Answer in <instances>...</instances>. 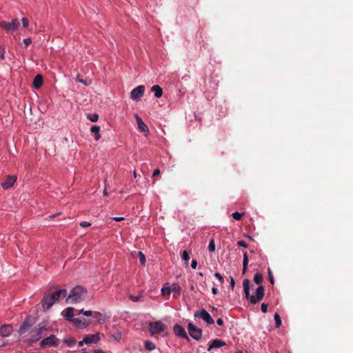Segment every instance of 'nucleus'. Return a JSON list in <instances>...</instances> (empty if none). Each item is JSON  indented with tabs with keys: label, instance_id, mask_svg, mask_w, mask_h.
<instances>
[{
	"label": "nucleus",
	"instance_id": "obj_37",
	"mask_svg": "<svg viewBox=\"0 0 353 353\" xmlns=\"http://www.w3.org/2000/svg\"><path fill=\"white\" fill-rule=\"evenodd\" d=\"M268 279H269V281L272 285L274 283V279L272 271H271V270L270 268L268 269Z\"/></svg>",
	"mask_w": 353,
	"mask_h": 353
},
{
	"label": "nucleus",
	"instance_id": "obj_58",
	"mask_svg": "<svg viewBox=\"0 0 353 353\" xmlns=\"http://www.w3.org/2000/svg\"><path fill=\"white\" fill-rule=\"evenodd\" d=\"M134 178L137 177V172L135 171L134 172Z\"/></svg>",
	"mask_w": 353,
	"mask_h": 353
},
{
	"label": "nucleus",
	"instance_id": "obj_49",
	"mask_svg": "<svg viewBox=\"0 0 353 353\" xmlns=\"http://www.w3.org/2000/svg\"><path fill=\"white\" fill-rule=\"evenodd\" d=\"M216 323H217L219 325L221 326V325H223L224 322H223V320L222 319L219 318V319H218L216 320Z\"/></svg>",
	"mask_w": 353,
	"mask_h": 353
},
{
	"label": "nucleus",
	"instance_id": "obj_35",
	"mask_svg": "<svg viewBox=\"0 0 353 353\" xmlns=\"http://www.w3.org/2000/svg\"><path fill=\"white\" fill-rule=\"evenodd\" d=\"M249 262V259L247 252H244L243 254V267H248Z\"/></svg>",
	"mask_w": 353,
	"mask_h": 353
},
{
	"label": "nucleus",
	"instance_id": "obj_21",
	"mask_svg": "<svg viewBox=\"0 0 353 353\" xmlns=\"http://www.w3.org/2000/svg\"><path fill=\"white\" fill-rule=\"evenodd\" d=\"M90 131L94 135V138L96 140H99L101 138L100 127L98 125H92L91 127Z\"/></svg>",
	"mask_w": 353,
	"mask_h": 353
},
{
	"label": "nucleus",
	"instance_id": "obj_4",
	"mask_svg": "<svg viewBox=\"0 0 353 353\" xmlns=\"http://www.w3.org/2000/svg\"><path fill=\"white\" fill-rule=\"evenodd\" d=\"M20 26L19 21L17 19H12L11 22L1 21L0 27L8 32H12L17 30Z\"/></svg>",
	"mask_w": 353,
	"mask_h": 353
},
{
	"label": "nucleus",
	"instance_id": "obj_56",
	"mask_svg": "<svg viewBox=\"0 0 353 353\" xmlns=\"http://www.w3.org/2000/svg\"><path fill=\"white\" fill-rule=\"evenodd\" d=\"M103 194H104L105 196H108V191H107V190H106V189H105V190H103Z\"/></svg>",
	"mask_w": 353,
	"mask_h": 353
},
{
	"label": "nucleus",
	"instance_id": "obj_54",
	"mask_svg": "<svg viewBox=\"0 0 353 353\" xmlns=\"http://www.w3.org/2000/svg\"><path fill=\"white\" fill-rule=\"evenodd\" d=\"M248 267H243V274H245L247 271Z\"/></svg>",
	"mask_w": 353,
	"mask_h": 353
},
{
	"label": "nucleus",
	"instance_id": "obj_34",
	"mask_svg": "<svg viewBox=\"0 0 353 353\" xmlns=\"http://www.w3.org/2000/svg\"><path fill=\"white\" fill-rule=\"evenodd\" d=\"M141 297H142L141 294L137 295V296H134V295L130 294L129 296L130 299L132 300L134 302L139 301L141 300Z\"/></svg>",
	"mask_w": 353,
	"mask_h": 353
},
{
	"label": "nucleus",
	"instance_id": "obj_59",
	"mask_svg": "<svg viewBox=\"0 0 353 353\" xmlns=\"http://www.w3.org/2000/svg\"><path fill=\"white\" fill-rule=\"evenodd\" d=\"M236 353H243L241 351L236 352Z\"/></svg>",
	"mask_w": 353,
	"mask_h": 353
},
{
	"label": "nucleus",
	"instance_id": "obj_27",
	"mask_svg": "<svg viewBox=\"0 0 353 353\" xmlns=\"http://www.w3.org/2000/svg\"><path fill=\"white\" fill-rule=\"evenodd\" d=\"M172 292V288L171 287H163L162 289H161V293L163 296H168Z\"/></svg>",
	"mask_w": 353,
	"mask_h": 353
},
{
	"label": "nucleus",
	"instance_id": "obj_44",
	"mask_svg": "<svg viewBox=\"0 0 353 353\" xmlns=\"http://www.w3.org/2000/svg\"><path fill=\"white\" fill-rule=\"evenodd\" d=\"M261 311L264 313L267 312L268 311V304L263 303L261 306Z\"/></svg>",
	"mask_w": 353,
	"mask_h": 353
},
{
	"label": "nucleus",
	"instance_id": "obj_47",
	"mask_svg": "<svg viewBox=\"0 0 353 353\" xmlns=\"http://www.w3.org/2000/svg\"><path fill=\"white\" fill-rule=\"evenodd\" d=\"M112 219L117 222H120V221L124 220V218L122 216H116V217H113Z\"/></svg>",
	"mask_w": 353,
	"mask_h": 353
},
{
	"label": "nucleus",
	"instance_id": "obj_2",
	"mask_svg": "<svg viewBox=\"0 0 353 353\" xmlns=\"http://www.w3.org/2000/svg\"><path fill=\"white\" fill-rule=\"evenodd\" d=\"M87 291L80 285L74 287L70 292L67 299V302L70 303H76L84 301L86 298Z\"/></svg>",
	"mask_w": 353,
	"mask_h": 353
},
{
	"label": "nucleus",
	"instance_id": "obj_41",
	"mask_svg": "<svg viewBox=\"0 0 353 353\" xmlns=\"http://www.w3.org/2000/svg\"><path fill=\"white\" fill-rule=\"evenodd\" d=\"M22 24L23 28H28L29 26V21L27 18H23L22 19Z\"/></svg>",
	"mask_w": 353,
	"mask_h": 353
},
{
	"label": "nucleus",
	"instance_id": "obj_26",
	"mask_svg": "<svg viewBox=\"0 0 353 353\" xmlns=\"http://www.w3.org/2000/svg\"><path fill=\"white\" fill-rule=\"evenodd\" d=\"M263 277L261 274L257 273L254 276V281L256 284H261L263 282Z\"/></svg>",
	"mask_w": 353,
	"mask_h": 353
},
{
	"label": "nucleus",
	"instance_id": "obj_45",
	"mask_svg": "<svg viewBox=\"0 0 353 353\" xmlns=\"http://www.w3.org/2000/svg\"><path fill=\"white\" fill-rule=\"evenodd\" d=\"M237 245L240 247L247 248L248 244L244 241H239Z\"/></svg>",
	"mask_w": 353,
	"mask_h": 353
},
{
	"label": "nucleus",
	"instance_id": "obj_3",
	"mask_svg": "<svg viewBox=\"0 0 353 353\" xmlns=\"http://www.w3.org/2000/svg\"><path fill=\"white\" fill-rule=\"evenodd\" d=\"M47 330L46 324L45 323H40L31 330V342H36L46 335Z\"/></svg>",
	"mask_w": 353,
	"mask_h": 353
},
{
	"label": "nucleus",
	"instance_id": "obj_60",
	"mask_svg": "<svg viewBox=\"0 0 353 353\" xmlns=\"http://www.w3.org/2000/svg\"><path fill=\"white\" fill-rule=\"evenodd\" d=\"M200 276H203V274L201 272L199 273Z\"/></svg>",
	"mask_w": 353,
	"mask_h": 353
},
{
	"label": "nucleus",
	"instance_id": "obj_52",
	"mask_svg": "<svg viewBox=\"0 0 353 353\" xmlns=\"http://www.w3.org/2000/svg\"><path fill=\"white\" fill-rule=\"evenodd\" d=\"M3 345H5V342L3 341V339H0V347H2Z\"/></svg>",
	"mask_w": 353,
	"mask_h": 353
},
{
	"label": "nucleus",
	"instance_id": "obj_32",
	"mask_svg": "<svg viewBox=\"0 0 353 353\" xmlns=\"http://www.w3.org/2000/svg\"><path fill=\"white\" fill-rule=\"evenodd\" d=\"M77 81H79V82H81L83 84H84L85 85H88L91 83V81L89 79V80H83L81 78V77L79 75H78L77 77Z\"/></svg>",
	"mask_w": 353,
	"mask_h": 353
},
{
	"label": "nucleus",
	"instance_id": "obj_40",
	"mask_svg": "<svg viewBox=\"0 0 353 353\" xmlns=\"http://www.w3.org/2000/svg\"><path fill=\"white\" fill-rule=\"evenodd\" d=\"M214 276L219 279V281H220L221 283L223 284L224 283L223 277L221 276V274L220 273L216 272L214 274Z\"/></svg>",
	"mask_w": 353,
	"mask_h": 353
},
{
	"label": "nucleus",
	"instance_id": "obj_51",
	"mask_svg": "<svg viewBox=\"0 0 353 353\" xmlns=\"http://www.w3.org/2000/svg\"><path fill=\"white\" fill-rule=\"evenodd\" d=\"M212 292L213 294H216L218 293V289L215 287H213L212 288Z\"/></svg>",
	"mask_w": 353,
	"mask_h": 353
},
{
	"label": "nucleus",
	"instance_id": "obj_31",
	"mask_svg": "<svg viewBox=\"0 0 353 353\" xmlns=\"http://www.w3.org/2000/svg\"><path fill=\"white\" fill-rule=\"evenodd\" d=\"M138 256L141 265H144L145 263V256L142 252H138Z\"/></svg>",
	"mask_w": 353,
	"mask_h": 353
},
{
	"label": "nucleus",
	"instance_id": "obj_16",
	"mask_svg": "<svg viewBox=\"0 0 353 353\" xmlns=\"http://www.w3.org/2000/svg\"><path fill=\"white\" fill-rule=\"evenodd\" d=\"M135 118L139 130L145 133H149V129L143 120L137 114L135 115Z\"/></svg>",
	"mask_w": 353,
	"mask_h": 353
},
{
	"label": "nucleus",
	"instance_id": "obj_17",
	"mask_svg": "<svg viewBox=\"0 0 353 353\" xmlns=\"http://www.w3.org/2000/svg\"><path fill=\"white\" fill-rule=\"evenodd\" d=\"M226 343L225 341L220 339H214L212 341L211 344L209 345L208 350L210 351L213 348H218L225 346Z\"/></svg>",
	"mask_w": 353,
	"mask_h": 353
},
{
	"label": "nucleus",
	"instance_id": "obj_7",
	"mask_svg": "<svg viewBox=\"0 0 353 353\" xmlns=\"http://www.w3.org/2000/svg\"><path fill=\"white\" fill-rule=\"evenodd\" d=\"M144 92L145 86L143 85H139L130 92V98L133 101H138L143 96Z\"/></svg>",
	"mask_w": 353,
	"mask_h": 353
},
{
	"label": "nucleus",
	"instance_id": "obj_1",
	"mask_svg": "<svg viewBox=\"0 0 353 353\" xmlns=\"http://www.w3.org/2000/svg\"><path fill=\"white\" fill-rule=\"evenodd\" d=\"M243 291L245 296L252 304L259 303L264 296L265 289L263 285H259L256 290V295H251L250 293V281L248 279H244L243 282Z\"/></svg>",
	"mask_w": 353,
	"mask_h": 353
},
{
	"label": "nucleus",
	"instance_id": "obj_9",
	"mask_svg": "<svg viewBox=\"0 0 353 353\" xmlns=\"http://www.w3.org/2000/svg\"><path fill=\"white\" fill-rule=\"evenodd\" d=\"M55 303L50 293H46L41 301V305L45 310H49Z\"/></svg>",
	"mask_w": 353,
	"mask_h": 353
},
{
	"label": "nucleus",
	"instance_id": "obj_48",
	"mask_svg": "<svg viewBox=\"0 0 353 353\" xmlns=\"http://www.w3.org/2000/svg\"><path fill=\"white\" fill-rule=\"evenodd\" d=\"M160 174V170L159 169H155L153 172L152 176L155 177L157 176H159Z\"/></svg>",
	"mask_w": 353,
	"mask_h": 353
},
{
	"label": "nucleus",
	"instance_id": "obj_8",
	"mask_svg": "<svg viewBox=\"0 0 353 353\" xmlns=\"http://www.w3.org/2000/svg\"><path fill=\"white\" fill-rule=\"evenodd\" d=\"M195 316L199 317L205 321L208 324H214V321L210 314L204 309L201 311H196L194 314Z\"/></svg>",
	"mask_w": 353,
	"mask_h": 353
},
{
	"label": "nucleus",
	"instance_id": "obj_6",
	"mask_svg": "<svg viewBox=\"0 0 353 353\" xmlns=\"http://www.w3.org/2000/svg\"><path fill=\"white\" fill-rule=\"evenodd\" d=\"M188 330L190 335L195 340L199 341L202 336V330L198 328L192 323H189L188 325Z\"/></svg>",
	"mask_w": 353,
	"mask_h": 353
},
{
	"label": "nucleus",
	"instance_id": "obj_18",
	"mask_svg": "<svg viewBox=\"0 0 353 353\" xmlns=\"http://www.w3.org/2000/svg\"><path fill=\"white\" fill-rule=\"evenodd\" d=\"M12 331V327L9 325H4L0 327V335L3 337L9 336Z\"/></svg>",
	"mask_w": 353,
	"mask_h": 353
},
{
	"label": "nucleus",
	"instance_id": "obj_53",
	"mask_svg": "<svg viewBox=\"0 0 353 353\" xmlns=\"http://www.w3.org/2000/svg\"><path fill=\"white\" fill-rule=\"evenodd\" d=\"M83 343H85V342L83 341H83H79V344H78V346H79V347H81V346H83Z\"/></svg>",
	"mask_w": 353,
	"mask_h": 353
},
{
	"label": "nucleus",
	"instance_id": "obj_10",
	"mask_svg": "<svg viewBox=\"0 0 353 353\" xmlns=\"http://www.w3.org/2000/svg\"><path fill=\"white\" fill-rule=\"evenodd\" d=\"M41 347L44 346H58L57 339L55 335L52 334L48 337L43 339L40 343Z\"/></svg>",
	"mask_w": 353,
	"mask_h": 353
},
{
	"label": "nucleus",
	"instance_id": "obj_19",
	"mask_svg": "<svg viewBox=\"0 0 353 353\" xmlns=\"http://www.w3.org/2000/svg\"><path fill=\"white\" fill-rule=\"evenodd\" d=\"M43 77L41 74H37L33 80V87L35 89H39L43 84Z\"/></svg>",
	"mask_w": 353,
	"mask_h": 353
},
{
	"label": "nucleus",
	"instance_id": "obj_22",
	"mask_svg": "<svg viewBox=\"0 0 353 353\" xmlns=\"http://www.w3.org/2000/svg\"><path fill=\"white\" fill-rule=\"evenodd\" d=\"M64 312H65V316L66 317V319L71 321L73 319V312H74V308L72 307H68L66 308L65 310H64Z\"/></svg>",
	"mask_w": 353,
	"mask_h": 353
},
{
	"label": "nucleus",
	"instance_id": "obj_57",
	"mask_svg": "<svg viewBox=\"0 0 353 353\" xmlns=\"http://www.w3.org/2000/svg\"><path fill=\"white\" fill-rule=\"evenodd\" d=\"M57 215V214H53V215L50 216V217H51V218H54V217H55Z\"/></svg>",
	"mask_w": 353,
	"mask_h": 353
},
{
	"label": "nucleus",
	"instance_id": "obj_55",
	"mask_svg": "<svg viewBox=\"0 0 353 353\" xmlns=\"http://www.w3.org/2000/svg\"><path fill=\"white\" fill-rule=\"evenodd\" d=\"M176 288L179 289V286L174 285V287L172 288V291H174L176 290Z\"/></svg>",
	"mask_w": 353,
	"mask_h": 353
},
{
	"label": "nucleus",
	"instance_id": "obj_42",
	"mask_svg": "<svg viewBox=\"0 0 353 353\" xmlns=\"http://www.w3.org/2000/svg\"><path fill=\"white\" fill-rule=\"evenodd\" d=\"M23 41L26 46V48H28L29 45L32 43V40L30 38L24 39Z\"/></svg>",
	"mask_w": 353,
	"mask_h": 353
},
{
	"label": "nucleus",
	"instance_id": "obj_24",
	"mask_svg": "<svg viewBox=\"0 0 353 353\" xmlns=\"http://www.w3.org/2000/svg\"><path fill=\"white\" fill-rule=\"evenodd\" d=\"M71 321L73 322L74 325L78 327H85L87 325L85 322H83L81 319L78 318H73Z\"/></svg>",
	"mask_w": 353,
	"mask_h": 353
},
{
	"label": "nucleus",
	"instance_id": "obj_15",
	"mask_svg": "<svg viewBox=\"0 0 353 353\" xmlns=\"http://www.w3.org/2000/svg\"><path fill=\"white\" fill-rule=\"evenodd\" d=\"M99 341V336L98 334H89L83 337V341L85 344L96 343Z\"/></svg>",
	"mask_w": 353,
	"mask_h": 353
},
{
	"label": "nucleus",
	"instance_id": "obj_20",
	"mask_svg": "<svg viewBox=\"0 0 353 353\" xmlns=\"http://www.w3.org/2000/svg\"><path fill=\"white\" fill-rule=\"evenodd\" d=\"M151 91L152 92H154V96L157 97V98H160L162 94H163V90L162 88L158 85H153L152 88H151Z\"/></svg>",
	"mask_w": 353,
	"mask_h": 353
},
{
	"label": "nucleus",
	"instance_id": "obj_50",
	"mask_svg": "<svg viewBox=\"0 0 353 353\" xmlns=\"http://www.w3.org/2000/svg\"><path fill=\"white\" fill-rule=\"evenodd\" d=\"M235 285V281L232 277L230 278V286L232 289H234Z\"/></svg>",
	"mask_w": 353,
	"mask_h": 353
},
{
	"label": "nucleus",
	"instance_id": "obj_46",
	"mask_svg": "<svg viewBox=\"0 0 353 353\" xmlns=\"http://www.w3.org/2000/svg\"><path fill=\"white\" fill-rule=\"evenodd\" d=\"M197 266V261L195 259H193L191 263V267L192 269H196Z\"/></svg>",
	"mask_w": 353,
	"mask_h": 353
},
{
	"label": "nucleus",
	"instance_id": "obj_43",
	"mask_svg": "<svg viewBox=\"0 0 353 353\" xmlns=\"http://www.w3.org/2000/svg\"><path fill=\"white\" fill-rule=\"evenodd\" d=\"M80 225L82 228H88L91 225V223L87 221H82L80 223Z\"/></svg>",
	"mask_w": 353,
	"mask_h": 353
},
{
	"label": "nucleus",
	"instance_id": "obj_38",
	"mask_svg": "<svg viewBox=\"0 0 353 353\" xmlns=\"http://www.w3.org/2000/svg\"><path fill=\"white\" fill-rule=\"evenodd\" d=\"M79 314H83V315L85 316H91L92 312L91 310H86V311H84L83 310H81L79 311Z\"/></svg>",
	"mask_w": 353,
	"mask_h": 353
},
{
	"label": "nucleus",
	"instance_id": "obj_28",
	"mask_svg": "<svg viewBox=\"0 0 353 353\" xmlns=\"http://www.w3.org/2000/svg\"><path fill=\"white\" fill-rule=\"evenodd\" d=\"M274 317L275 320L276 327H279L281 325V319L279 314L276 313Z\"/></svg>",
	"mask_w": 353,
	"mask_h": 353
},
{
	"label": "nucleus",
	"instance_id": "obj_14",
	"mask_svg": "<svg viewBox=\"0 0 353 353\" xmlns=\"http://www.w3.org/2000/svg\"><path fill=\"white\" fill-rule=\"evenodd\" d=\"M50 294L52 295V299L57 302L66 296L67 290L65 289L58 290Z\"/></svg>",
	"mask_w": 353,
	"mask_h": 353
},
{
	"label": "nucleus",
	"instance_id": "obj_33",
	"mask_svg": "<svg viewBox=\"0 0 353 353\" xmlns=\"http://www.w3.org/2000/svg\"><path fill=\"white\" fill-rule=\"evenodd\" d=\"M88 119L92 122H97L99 119V115L97 114H88Z\"/></svg>",
	"mask_w": 353,
	"mask_h": 353
},
{
	"label": "nucleus",
	"instance_id": "obj_25",
	"mask_svg": "<svg viewBox=\"0 0 353 353\" xmlns=\"http://www.w3.org/2000/svg\"><path fill=\"white\" fill-rule=\"evenodd\" d=\"M144 344H145V347L147 350L152 351L156 348L155 344L150 341H145Z\"/></svg>",
	"mask_w": 353,
	"mask_h": 353
},
{
	"label": "nucleus",
	"instance_id": "obj_29",
	"mask_svg": "<svg viewBox=\"0 0 353 353\" xmlns=\"http://www.w3.org/2000/svg\"><path fill=\"white\" fill-rule=\"evenodd\" d=\"M208 250L210 252H213L215 250V243L214 239H211L208 245Z\"/></svg>",
	"mask_w": 353,
	"mask_h": 353
},
{
	"label": "nucleus",
	"instance_id": "obj_39",
	"mask_svg": "<svg viewBox=\"0 0 353 353\" xmlns=\"http://www.w3.org/2000/svg\"><path fill=\"white\" fill-rule=\"evenodd\" d=\"M5 52H6L5 48L0 46V58L3 60L5 59Z\"/></svg>",
	"mask_w": 353,
	"mask_h": 353
},
{
	"label": "nucleus",
	"instance_id": "obj_23",
	"mask_svg": "<svg viewBox=\"0 0 353 353\" xmlns=\"http://www.w3.org/2000/svg\"><path fill=\"white\" fill-rule=\"evenodd\" d=\"M63 343L67 344L69 347H72L76 344V340L74 338L69 336L63 339Z\"/></svg>",
	"mask_w": 353,
	"mask_h": 353
},
{
	"label": "nucleus",
	"instance_id": "obj_11",
	"mask_svg": "<svg viewBox=\"0 0 353 353\" xmlns=\"http://www.w3.org/2000/svg\"><path fill=\"white\" fill-rule=\"evenodd\" d=\"M32 325H33L32 319L30 317L26 318V320L23 322L22 325L19 327V334H24L26 332H28Z\"/></svg>",
	"mask_w": 353,
	"mask_h": 353
},
{
	"label": "nucleus",
	"instance_id": "obj_13",
	"mask_svg": "<svg viewBox=\"0 0 353 353\" xmlns=\"http://www.w3.org/2000/svg\"><path fill=\"white\" fill-rule=\"evenodd\" d=\"M174 334L182 339H189L184 328L179 324H175L173 327Z\"/></svg>",
	"mask_w": 353,
	"mask_h": 353
},
{
	"label": "nucleus",
	"instance_id": "obj_5",
	"mask_svg": "<svg viewBox=\"0 0 353 353\" xmlns=\"http://www.w3.org/2000/svg\"><path fill=\"white\" fill-rule=\"evenodd\" d=\"M149 325L150 332L152 336L156 334L163 332L166 328V326L161 321L150 323Z\"/></svg>",
	"mask_w": 353,
	"mask_h": 353
},
{
	"label": "nucleus",
	"instance_id": "obj_12",
	"mask_svg": "<svg viewBox=\"0 0 353 353\" xmlns=\"http://www.w3.org/2000/svg\"><path fill=\"white\" fill-rule=\"evenodd\" d=\"M17 181V176L14 175H8L3 182L1 183V187L4 190H8L13 186Z\"/></svg>",
	"mask_w": 353,
	"mask_h": 353
},
{
	"label": "nucleus",
	"instance_id": "obj_36",
	"mask_svg": "<svg viewBox=\"0 0 353 353\" xmlns=\"http://www.w3.org/2000/svg\"><path fill=\"white\" fill-rule=\"evenodd\" d=\"M182 259L188 261L190 259L189 253L187 251H183L181 255Z\"/></svg>",
	"mask_w": 353,
	"mask_h": 353
},
{
	"label": "nucleus",
	"instance_id": "obj_30",
	"mask_svg": "<svg viewBox=\"0 0 353 353\" xmlns=\"http://www.w3.org/2000/svg\"><path fill=\"white\" fill-rule=\"evenodd\" d=\"M243 214H244V213H240L239 212H235L232 213V216L235 220L239 221L241 219Z\"/></svg>",
	"mask_w": 353,
	"mask_h": 353
}]
</instances>
